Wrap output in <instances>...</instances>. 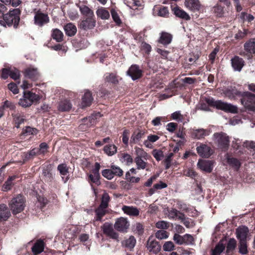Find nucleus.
Segmentation results:
<instances>
[{"mask_svg": "<svg viewBox=\"0 0 255 255\" xmlns=\"http://www.w3.org/2000/svg\"><path fill=\"white\" fill-rule=\"evenodd\" d=\"M174 245L172 242H166L163 246V250L166 252H170L174 249Z\"/></svg>", "mask_w": 255, "mask_h": 255, "instance_id": "57", "label": "nucleus"}, {"mask_svg": "<svg viewBox=\"0 0 255 255\" xmlns=\"http://www.w3.org/2000/svg\"><path fill=\"white\" fill-rule=\"evenodd\" d=\"M89 178L91 182L94 183L97 185L100 184V182L99 180L100 173L92 172V174L89 175Z\"/></svg>", "mask_w": 255, "mask_h": 255, "instance_id": "48", "label": "nucleus"}, {"mask_svg": "<svg viewBox=\"0 0 255 255\" xmlns=\"http://www.w3.org/2000/svg\"><path fill=\"white\" fill-rule=\"evenodd\" d=\"M224 94L230 99H235L237 96H243L241 92L233 88L226 89L224 92Z\"/></svg>", "mask_w": 255, "mask_h": 255, "instance_id": "26", "label": "nucleus"}, {"mask_svg": "<svg viewBox=\"0 0 255 255\" xmlns=\"http://www.w3.org/2000/svg\"><path fill=\"white\" fill-rule=\"evenodd\" d=\"M34 20L36 25L42 26L49 22V18L47 14L38 11L35 14Z\"/></svg>", "mask_w": 255, "mask_h": 255, "instance_id": "8", "label": "nucleus"}, {"mask_svg": "<svg viewBox=\"0 0 255 255\" xmlns=\"http://www.w3.org/2000/svg\"><path fill=\"white\" fill-rule=\"evenodd\" d=\"M25 98H27L31 102V105L34 102L37 101L39 99V96L35 93L31 92H24Z\"/></svg>", "mask_w": 255, "mask_h": 255, "instance_id": "40", "label": "nucleus"}, {"mask_svg": "<svg viewBox=\"0 0 255 255\" xmlns=\"http://www.w3.org/2000/svg\"><path fill=\"white\" fill-rule=\"evenodd\" d=\"M236 244L237 242L235 239L233 238L230 239L227 245L226 255H232L236 247Z\"/></svg>", "mask_w": 255, "mask_h": 255, "instance_id": "32", "label": "nucleus"}, {"mask_svg": "<svg viewBox=\"0 0 255 255\" xmlns=\"http://www.w3.org/2000/svg\"><path fill=\"white\" fill-rule=\"evenodd\" d=\"M152 155L156 159L157 161H160L163 157L164 154L163 152L158 149H154L152 151Z\"/></svg>", "mask_w": 255, "mask_h": 255, "instance_id": "50", "label": "nucleus"}, {"mask_svg": "<svg viewBox=\"0 0 255 255\" xmlns=\"http://www.w3.org/2000/svg\"><path fill=\"white\" fill-rule=\"evenodd\" d=\"M10 69L9 68H3L1 70V74L0 77L2 79H6L8 76H10Z\"/></svg>", "mask_w": 255, "mask_h": 255, "instance_id": "64", "label": "nucleus"}, {"mask_svg": "<svg viewBox=\"0 0 255 255\" xmlns=\"http://www.w3.org/2000/svg\"><path fill=\"white\" fill-rule=\"evenodd\" d=\"M143 158H134V161L136 163L137 169H144L146 168L147 163L144 161Z\"/></svg>", "mask_w": 255, "mask_h": 255, "instance_id": "45", "label": "nucleus"}, {"mask_svg": "<svg viewBox=\"0 0 255 255\" xmlns=\"http://www.w3.org/2000/svg\"><path fill=\"white\" fill-rule=\"evenodd\" d=\"M9 208L13 214L20 213L24 209L25 200L23 197L20 195L13 198L8 204Z\"/></svg>", "mask_w": 255, "mask_h": 255, "instance_id": "2", "label": "nucleus"}, {"mask_svg": "<svg viewBox=\"0 0 255 255\" xmlns=\"http://www.w3.org/2000/svg\"><path fill=\"white\" fill-rule=\"evenodd\" d=\"M64 30L67 35L72 36L76 34L77 32V28L75 25L71 23H69L65 25Z\"/></svg>", "mask_w": 255, "mask_h": 255, "instance_id": "31", "label": "nucleus"}, {"mask_svg": "<svg viewBox=\"0 0 255 255\" xmlns=\"http://www.w3.org/2000/svg\"><path fill=\"white\" fill-rule=\"evenodd\" d=\"M102 174L104 177L106 178L108 180H111L114 177L112 169H104L102 171Z\"/></svg>", "mask_w": 255, "mask_h": 255, "instance_id": "54", "label": "nucleus"}, {"mask_svg": "<svg viewBox=\"0 0 255 255\" xmlns=\"http://www.w3.org/2000/svg\"><path fill=\"white\" fill-rule=\"evenodd\" d=\"M214 12L216 14L217 16L221 17L223 14V7L219 5H217L213 8Z\"/></svg>", "mask_w": 255, "mask_h": 255, "instance_id": "63", "label": "nucleus"}, {"mask_svg": "<svg viewBox=\"0 0 255 255\" xmlns=\"http://www.w3.org/2000/svg\"><path fill=\"white\" fill-rule=\"evenodd\" d=\"M209 106L215 107L219 110L227 112L234 114L238 113V108L236 106L220 100L215 101L213 98H206L205 101L201 102L199 104V109L208 111L209 110Z\"/></svg>", "mask_w": 255, "mask_h": 255, "instance_id": "1", "label": "nucleus"}, {"mask_svg": "<svg viewBox=\"0 0 255 255\" xmlns=\"http://www.w3.org/2000/svg\"><path fill=\"white\" fill-rule=\"evenodd\" d=\"M144 132L143 131L138 130L134 133L131 136V139L135 142L141 138Z\"/></svg>", "mask_w": 255, "mask_h": 255, "instance_id": "55", "label": "nucleus"}, {"mask_svg": "<svg viewBox=\"0 0 255 255\" xmlns=\"http://www.w3.org/2000/svg\"><path fill=\"white\" fill-rule=\"evenodd\" d=\"M171 40L172 36L171 34L166 32H162L159 39V42L163 45H167L171 42Z\"/></svg>", "mask_w": 255, "mask_h": 255, "instance_id": "34", "label": "nucleus"}, {"mask_svg": "<svg viewBox=\"0 0 255 255\" xmlns=\"http://www.w3.org/2000/svg\"><path fill=\"white\" fill-rule=\"evenodd\" d=\"M134 152L136 155L135 158H141L145 160L150 159L151 157L144 149L139 147H134Z\"/></svg>", "mask_w": 255, "mask_h": 255, "instance_id": "25", "label": "nucleus"}, {"mask_svg": "<svg viewBox=\"0 0 255 255\" xmlns=\"http://www.w3.org/2000/svg\"><path fill=\"white\" fill-rule=\"evenodd\" d=\"M93 100L91 93L87 91L82 97L81 107L84 108L91 105Z\"/></svg>", "mask_w": 255, "mask_h": 255, "instance_id": "18", "label": "nucleus"}, {"mask_svg": "<svg viewBox=\"0 0 255 255\" xmlns=\"http://www.w3.org/2000/svg\"><path fill=\"white\" fill-rule=\"evenodd\" d=\"M139 210L133 206H128V216H137L139 215Z\"/></svg>", "mask_w": 255, "mask_h": 255, "instance_id": "59", "label": "nucleus"}, {"mask_svg": "<svg viewBox=\"0 0 255 255\" xmlns=\"http://www.w3.org/2000/svg\"><path fill=\"white\" fill-rule=\"evenodd\" d=\"M105 80L114 84H116L119 81L118 77L114 73L107 74L105 76Z\"/></svg>", "mask_w": 255, "mask_h": 255, "instance_id": "41", "label": "nucleus"}, {"mask_svg": "<svg viewBox=\"0 0 255 255\" xmlns=\"http://www.w3.org/2000/svg\"><path fill=\"white\" fill-rule=\"evenodd\" d=\"M245 95L241 100L242 104L249 110H255V95L249 92L244 93Z\"/></svg>", "mask_w": 255, "mask_h": 255, "instance_id": "6", "label": "nucleus"}, {"mask_svg": "<svg viewBox=\"0 0 255 255\" xmlns=\"http://www.w3.org/2000/svg\"><path fill=\"white\" fill-rule=\"evenodd\" d=\"M18 104L23 107H27L31 105V102L29 100L25 98V95L24 93L23 98L19 100Z\"/></svg>", "mask_w": 255, "mask_h": 255, "instance_id": "51", "label": "nucleus"}, {"mask_svg": "<svg viewBox=\"0 0 255 255\" xmlns=\"http://www.w3.org/2000/svg\"><path fill=\"white\" fill-rule=\"evenodd\" d=\"M38 151L39 155H44L48 152V146L45 142H42L39 145Z\"/></svg>", "mask_w": 255, "mask_h": 255, "instance_id": "44", "label": "nucleus"}, {"mask_svg": "<svg viewBox=\"0 0 255 255\" xmlns=\"http://www.w3.org/2000/svg\"><path fill=\"white\" fill-rule=\"evenodd\" d=\"M197 153L202 157L208 158L212 154V150L206 144H201L196 148Z\"/></svg>", "mask_w": 255, "mask_h": 255, "instance_id": "14", "label": "nucleus"}, {"mask_svg": "<svg viewBox=\"0 0 255 255\" xmlns=\"http://www.w3.org/2000/svg\"><path fill=\"white\" fill-rule=\"evenodd\" d=\"M172 10L176 16L185 20L190 19L189 15L184 10L180 9L178 6L173 7Z\"/></svg>", "mask_w": 255, "mask_h": 255, "instance_id": "28", "label": "nucleus"}, {"mask_svg": "<svg viewBox=\"0 0 255 255\" xmlns=\"http://www.w3.org/2000/svg\"><path fill=\"white\" fill-rule=\"evenodd\" d=\"M44 249V243L43 240H38L31 248V251L34 255L41 253Z\"/></svg>", "mask_w": 255, "mask_h": 255, "instance_id": "22", "label": "nucleus"}, {"mask_svg": "<svg viewBox=\"0 0 255 255\" xmlns=\"http://www.w3.org/2000/svg\"><path fill=\"white\" fill-rule=\"evenodd\" d=\"M19 11L16 9L12 11H10L8 13L1 15L3 16L5 27L10 26L13 24L14 27H16L19 21V16L18 15Z\"/></svg>", "mask_w": 255, "mask_h": 255, "instance_id": "3", "label": "nucleus"}, {"mask_svg": "<svg viewBox=\"0 0 255 255\" xmlns=\"http://www.w3.org/2000/svg\"><path fill=\"white\" fill-rule=\"evenodd\" d=\"M156 227L162 230L167 229L169 228V223L165 221H160L156 223Z\"/></svg>", "mask_w": 255, "mask_h": 255, "instance_id": "52", "label": "nucleus"}, {"mask_svg": "<svg viewBox=\"0 0 255 255\" xmlns=\"http://www.w3.org/2000/svg\"><path fill=\"white\" fill-rule=\"evenodd\" d=\"M173 156V153H169L166 156L164 160V162L165 165V168L166 169H168L171 166V162L172 161V158Z\"/></svg>", "mask_w": 255, "mask_h": 255, "instance_id": "53", "label": "nucleus"}, {"mask_svg": "<svg viewBox=\"0 0 255 255\" xmlns=\"http://www.w3.org/2000/svg\"><path fill=\"white\" fill-rule=\"evenodd\" d=\"M173 240L178 245L184 244L183 240V236H181L178 234H175L173 237Z\"/></svg>", "mask_w": 255, "mask_h": 255, "instance_id": "62", "label": "nucleus"}, {"mask_svg": "<svg viewBox=\"0 0 255 255\" xmlns=\"http://www.w3.org/2000/svg\"><path fill=\"white\" fill-rule=\"evenodd\" d=\"M51 36L57 42H61L63 39V34L62 32L57 28L52 30Z\"/></svg>", "mask_w": 255, "mask_h": 255, "instance_id": "36", "label": "nucleus"}, {"mask_svg": "<svg viewBox=\"0 0 255 255\" xmlns=\"http://www.w3.org/2000/svg\"><path fill=\"white\" fill-rule=\"evenodd\" d=\"M227 160L228 163L235 170H238L240 168L241 162L237 158L228 157L227 158Z\"/></svg>", "mask_w": 255, "mask_h": 255, "instance_id": "35", "label": "nucleus"}, {"mask_svg": "<svg viewBox=\"0 0 255 255\" xmlns=\"http://www.w3.org/2000/svg\"><path fill=\"white\" fill-rule=\"evenodd\" d=\"M209 134L208 130L203 128L192 129L191 130V136L192 138L198 139L204 138Z\"/></svg>", "mask_w": 255, "mask_h": 255, "instance_id": "21", "label": "nucleus"}, {"mask_svg": "<svg viewBox=\"0 0 255 255\" xmlns=\"http://www.w3.org/2000/svg\"><path fill=\"white\" fill-rule=\"evenodd\" d=\"M245 50L252 53H255V39H251L244 45Z\"/></svg>", "mask_w": 255, "mask_h": 255, "instance_id": "38", "label": "nucleus"}, {"mask_svg": "<svg viewBox=\"0 0 255 255\" xmlns=\"http://www.w3.org/2000/svg\"><path fill=\"white\" fill-rule=\"evenodd\" d=\"M115 228L121 232H127L128 229V220L127 218L120 217L118 218L114 225Z\"/></svg>", "mask_w": 255, "mask_h": 255, "instance_id": "10", "label": "nucleus"}, {"mask_svg": "<svg viewBox=\"0 0 255 255\" xmlns=\"http://www.w3.org/2000/svg\"><path fill=\"white\" fill-rule=\"evenodd\" d=\"M183 240L184 244L191 245L194 242V239L193 237L190 234H185L183 236Z\"/></svg>", "mask_w": 255, "mask_h": 255, "instance_id": "58", "label": "nucleus"}, {"mask_svg": "<svg viewBox=\"0 0 255 255\" xmlns=\"http://www.w3.org/2000/svg\"><path fill=\"white\" fill-rule=\"evenodd\" d=\"M101 117V115L100 113H96L88 118L83 119L79 126L80 129L82 131L87 130L89 128L95 125Z\"/></svg>", "mask_w": 255, "mask_h": 255, "instance_id": "4", "label": "nucleus"}, {"mask_svg": "<svg viewBox=\"0 0 255 255\" xmlns=\"http://www.w3.org/2000/svg\"><path fill=\"white\" fill-rule=\"evenodd\" d=\"M57 169L61 176L63 181L65 183L69 179V167L65 164H60L58 166Z\"/></svg>", "mask_w": 255, "mask_h": 255, "instance_id": "20", "label": "nucleus"}, {"mask_svg": "<svg viewBox=\"0 0 255 255\" xmlns=\"http://www.w3.org/2000/svg\"><path fill=\"white\" fill-rule=\"evenodd\" d=\"M184 5L187 9L193 12L199 11L201 6L199 0H185Z\"/></svg>", "mask_w": 255, "mask_h": 255, "instance_id": "11", "label": "nucleus"}, {"mask_svg": "<svg viewBox=\"0 0 255 255\" xmlns=\"http://www.w3.org/2000/svg\"><path fill=\"white\" fill-rule=\"evenodd\" d=\"M131 230L135 234L141 235L143 232V226L139 223H136L132 226Z\"/></svg>", "mask_w": 255, "mask_h": 255, "instance_id": "43", "label": "nucleus"}, {"mask_svg": "<svg viewBox=\"0 0 255 255\" xmlns=\"http://www.w3.org/2000/svg\"><path fill=\"white\" fill-rule=\"evenodd\" d=\"M110 200V197L107 193L105 192L102 197V201L100 205L104 208H107Z\"/></svg>", "mask_w": 255, "mask_h": 255, "instance_id": "47", "label": "nucleus"}, {"mask_svg": "<svg viewBox=\"0 0 255 255\" xmlns=\"http://www.w3.org/2000/svg\"><path fill=\"white\" fill-rule=\"evenodd\" d=\"M25 76L33 80L37 79L39 77V73L37 69L33 67L26 68L24 71Z\"/></svg>", "mask_w": 255, "mask_h": 255, "instance_id": "23", "label": "nucleus"}, {"mask_svg": "<svg viewBox=\"0 0 255 255\" xmlns=\"http://www.w3.org/2000/svg\"><path fill=\"white\" fill-rule=\"evenodd\" d=\"M72 107V105L69 100L64 99L60 101L58 104L57 109L60 112H68Z\"/></svg>", "mask_w": 255, "mask_h": 255, "instance_id": "24", "label": "nucleus"}, {"mask_svg": "<svg viewBox=\"0 0 255 255\" xmlns=\"http://www.w3.org/2000/svg\"><path fill=\"white\" fill-rule=\"evenodd\" d=\"M167 211V217L170 219H177L181 221H183L184 219V214L174 208L169 209Z\"/></svg>", "mask_w": 255, "mask_h": 255, "instance_id": "17", "label": "nucleus"}, {"mask_svg": "<svg viewBox=\"0 0 255 255\" xmlns=\"http://www.w3.org/2000/svg\"><path fill=\"white\" fill-rule=\"evenodd\" d=\"M155 237L159 240L166 239L168 237V233L165 230H158L155 233Z\"/></svg>", "mask_w": 255, "mask_h": 255, "instance_id": "46", "label": "nucleus"}, {"mask_svg": "<svg viewBox=\"0 0 255 255\" xmlns=\"http://www.w3.org/2000/svg\"><path fill=\"white\" fill-rule=\"evenodd\" d=\"M10 216V212L7 207L4 204L0 205V220L5 221Z\"/></svg>", "mask_w": 255, "mask_h": 255, "instance_id": "27", "label": "nucleus"}, {"mask_svg": "<svg viewBox=\"0 0 255 255\" xmlns=\"http://www.w3.org/2000/svg\"><path fill=\"white\" fill-rule=\"evenodd\" d=\"M232 66L235 71H241L244 66V61L242 58L235 56L231 60Z\"/></svg>", "mask_w": 255, "mask_h": 255, "instance_id": "19", "label": "nucleus"}, {"mask_svg": "<svg viewBox=\"0 0 255 255\" xmlns=\"http://www.w3.org/2000/svg\"><path fill=\"white\" fill-rule=\"evenodd\" d=\"M146 247L149 252L153 254H157L161 249V247L158 243L152 239V238H149L147 242Z\"/></svg>", "mask_w": 255, "mask_h": 255, "instance_id": "13", "label": "nucleus"}, {"mask_svg": "<svg viewBox=\"0 0 255 255\" xmlns=\"http://www.w3.org/2000/svg\"><path fill=\"white\" fill-rule=\"evenodd\" d=\"M197 166L201 171L206 173H211L214 166V162L200 159H199Z\"/></svg>", "mask_w": 255, "mask_h": 255, "instance_id": "7", "label": "nucleus"}, {"mask_svg": "<svg viewBox=\"0 0 255 255\" xmlns=\"http://www.w3.org/2000/svg\"><path fill=\"white\" fill-rule=\"evenodd\" d=\"M243 146L249 149H252L255 152V142L253 141H246L244 142Z\"/></svg>", "mask_w": 255, "mask_h": 255, "instance_id": "61", "label": "nucleus"}, {"mask_svg": "<svg viewBox=\"0 0 255 255\" xmlns=\"http://www.w3.org/2000/svg\"><path fill=\"white\" fill-rule=\"evenodd\" d=\"M169 14L168 8L165 6H161L158 10V14L160 16L167 17Z\"/></svg>", "mask_w": 255, "mask_h": 255, "instance_id": "56", "label": "nucleus"}, {"mask_svg": "<svg viewBox=\"0 0 255 255\" xmlns=\"http://www.w3.org/2000/svg\"><path fill=\"white\" fill-rule=\"evenodd\" d=\"M96 14L97 16L101 18L102 19H108L110 16L109 11L103 7L99 8L97 10Z\"/></svg>", "mask_w": 255, "mask_h": 255, "instance_id": "33", "label": "nucleus"}, {"mask_svg": "<svg viewBox=\"0 0 255 255\" xmlns=\"http://www.w3.org/2000/svg\"><path fill=\"white\" fill-rule=\"evenodd\" d=\"M142 70L136 65L131 66L128 69V76H130L133 80H135L141 77Z\"/></svg>", "mask_w": 255, "mask_h": 255, "instance_id": "15", "label": "nucleus"}, {"mask_svg": "<svg viewBox=\"0 0 255 255\" xmlns=\"http://www.w3.org/2000/svg\"><path fill=\"white\" fill-rule=\"evenodd\" d=\"M80 10L81 11V13L87 17H94L93 11L87 6H81L80 7Z\"/></svg>", "mask_w": 255, "mask_h": 255, "instance_id": "39", "label": "nucleus"}, {"mask_svg": "<svg viewBox=\"0 0 255 255\" xmlns=\"http://www.w3.org/2000/svg\"><path fill=\"white\" fill-rule=\"evenodd\" d=\"M239 252L243 255L247 254L248 249L246 241H240Z\"/></svg>", "mask_w": 255, "mask_h": 255, "instance_id": "49", "label": "nucleus"}, {"mask_svg": "<svg viewBox=\"0 0 255 255\" xmlns=\"http://www.w3.org/2000/svg\"><path fill=\"white\" fill-rule=\"evenodd\" d=\"M249 232V229L246 226H242L238 227L236 230L238 239L240 241H246Z\"/></svg>", "mask_w": 255, "mask_h": 255, "instance_id": "16", "label": "nucleus"}, {"mask_svg": "<svg viewBox=\"0 0 255 255\" xmlns=\"http://www.w3.org/2000/svg\"><path fill=\"white\" fill-rule=\"evenodd\" d=\"M214 138L220 148L223 150L228 149L230 140L229 137L226 133L223 132L215 133L214 134Z\"/></svg>", "mask_w": 255, "mask_h": 255, "instance_id": "5", "label": "nucleus"}, {"mask_svg": "<svg viewBox=\"0 0 255 255\" xmlns=\"http://www.w3.org/2000/svg\"><path fill=\"white\" fill-rule=\"evenodd\" d=\"M226 240H222L216 246L214 249L212 250L211 255H220L225 248Z\"/></svg>", "mask_w": 255, "mask_h": 255, "instance_id": "29", "label": "nucleus"}, {"mask_svg": "<svg viewBox=\"0 0 255 255\" xmlns=\"http://www.w3.org/2000/svg\"><path fill=\"white\" fill-rule=\"evenodd\" d=\"M107 208H104L103 206H100L96 210L95 212L97 216L96 220H101L102 218L106 214V210Z\"/></svg>", "mask_w": 255, "mask_h": 255, "instance_id": "42", "label": "nucleus"}, {"mask_svg": "<svg viewBox=\"0 0 255 255\" xmlns=\"http://www.w3.org/2000/svg\"><path fill=\"white\" fill-rule=\"evenodd\" d=\"M104 151L108 156H112L116 153L117 148L114 144H109L104 147Z\"/></svg>", "mask_w": 255, "mask_h": 255, "instance_id": "37", "label": "nucleus"}, {"mask_svg": "<svg viewBox=\"0 0 255 255\" xmlns=\"http://www.w3.org/2000/svg\"><path fill=\"white\" fill-rule=\"evenodd\" d=\"M104 233L107 236L117 240L118 238V234L114 231L112 224L105 223L102 227Z\"/></svg>", "mask_w": 255, "mask_h": 255, "instance_id": "12", "label": "nucleus"}, {"mask_svg": "<svg viewBox=\"0 0 255 255\" xmlns=\"http://www.w3.org/2000/svg\"><path fill=\"white\" fill-rule=\"evenodd\" d=\"M111 15H112V17L114 21L117 24L119 25L121 23V20L117 12H116V11L115 9H112L111 10Z\"/></svg>", "mask_w": 255, "mask_h": 255, "instance_id": "60", "label": "nucleus"}, {"mask_svg": "<svg viewBox=\"0 0 255 255\" xmlns=\"http://www.w3.org/2000/svg\"><path fill=\"white\" fill-rule=\"evenodd\" d=\"M96 21L95 17H87L81 21L79 28L83 30H88L94 28L96 26Z\"/></svg>", "mask_w": 255, "mask_h": 255, "instance_id": "9", "label": "nucleus"}, {"mask_svg": "<svg viewBox=\"0 0 255 255\" xmlns=\"http://www.w3.org/2000/svg\"><path fill=\"white\" fill-rule=\"evenodd\" d=\"M16 176L9 177L7 180L4 183L1 187L2 191L6 192L10 190L14 185L13 181L16 179Z\"/></svg>", "mask_w": 255, "mask_h": 255, "instance_id": "30", "label": "nucleus"}]
</instances>
